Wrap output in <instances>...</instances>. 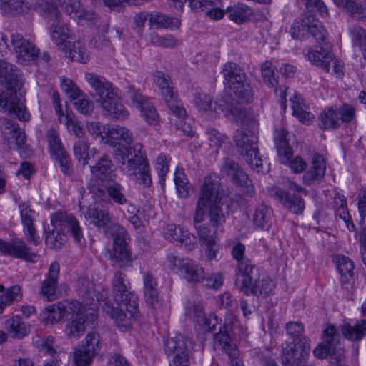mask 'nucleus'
Returning a JSON list of instances; mask_svg holds the SVG:
<instances>
[{
	"label": "nucleus",
	"instance_id": "1",
	"mask_svg": "<svg viewBox=\"0 0 366 366\" xmlns=\"http://www.w3.org/2000/svg\"><path fill=\"white\" fill-rule=\"evenodd\" d=\"M107 137L122 140L127 145H119L114 149V159L120 171L130 180L144 187L152 184L151 167L144 146L139 142L132 144L133 134L127 128L115 125L108 127Z\"/></svg>",
	"mask_w": 366,
	"mask_h": 366
},
{
	"label": "nucleus",
	"instance_id": "2",
	"mask_svg": "<svg viewBox=\"0 0 366 366\" xmlns=\"http://www.w3.org/2000/svg\"><path fill=\"white\" fill-rule=\"evenodd\" d=\"M0 84L6 90L0 92V109L7 112L11 116L26 122L30 119V113L25 105L23 82L19 71L16 66L0 60Z\"/></svg>",
	"mask_w": 366,
	"mask_h": 366
},
{
	"label": "nucleus",
	"instance_id": "3",
	"mask_svg": "<svg viewBox=\"0 0 366 366\" xmlns=\"http://www.w3.org/2000/svg\"><path fill=\"white\" fill-rule=\"evenodd\" d=\"M219 182L215 174H208L204 178L199 197L196 204L194 224H200L204 220L207 210L209 222L214 228L222 226L226 216L222 209V194L219 192Z\"/></svg>",
	"mask_w": 366,
	"mask_h": 366
},
{
	"label": "nucleus",
	"instance_id": "4",
	"mask_svg": "<svg viewBox=\"0 0 366 366\" xmlns=\"http://www.w3.org/2000/svg\"><path fill=\"white\" fill-rule=\"evenodd\" d=\"M86 79L95 90L97 101L109 115L117 119L124 120L128 118L129 113L120 102L116 89L104 77L86 73Z\"/></svg>",
	"mask_w": 366,
	"mask_h": 366
},
{
	"label": "nucleus",
	"instance_id": "5",
	"mask_svg": "<svg viewBox=\"0 0 366 366\" xmlns=\"http://www.w3.org/2000/svg\"><path fill=\"white\" fill-rule=\"evenodd\" d=\"M222 74L224 83L239 101L248 103L252 99L253 90L244 70L234 62L224 64Z\"/></svg>",
	"mask_w": 366,
	"mask_h": 366
},
{
	"label": "nucleus",
	"instance_id": "6",
	"mask_svg": "<svg viewBox=\"0 0 366 366\" xmlns=\"http://www.w3.org/2000/svg\"><path fill=\"white\" fill-rule=\"evenodd\" d=\"M164 352L169 359V366H190L193 360L194 342L178 335L167 339L164 344Z\"/></svg>",
	"mask_w": 366,
	"mask_h": 366
},
{
	"label": "nucleus",
	"instance_id": "7",
	"mask_svg": "<svg viewBox=\"0 0 366 366\" xmlns=\"http://www.w3.org/2000/svg\"><path fill=\"white\" fill-rule=\"evenodd\" d=\"M258 126L254 120L244 124L234 134V141L238 152L244 157L247 162L252 163L253 154L258 149Z\"/></svg>",
	"mask_w": 366,
	"mask_h": 366
},
{
	"label": "nucleus",
	"instance_id": "8",
	"mask_svg": "<svg viewBox=\"0 0 366 366\" xmlns=\"http://www.w3.org/2000/svg\"><path fill=\"white\" fill-rule=\"evenodd\" d=\"M90 192L94 204L102 207L111 205L112 202L118 205H127L130 202L124 186L113 179L107 182L104 188L99 185H93Z\"/></svg>",
	"mask_w": 366,
	"mask_h": 366
},
{
	"label": "nucleus",
	"instance_id": "9",
	"mask_svg": "<svg viewBox=\"0 0 366 366\" xmlns=\"http://www.w3.org/2000/svg\"><path fill=\"white\" fill-rule=\"evenodd\" d=\"M112 292L114 298L119 306L125 307L132 317L135 316L139 310L138 297L129 291V282L125 274L116 272L112 279Z\"/></svg>",
	"mask_w": 366,
	"mask_h": 366
},
{
	"label": "nucleus",
	"instance_id": "10",
	"mask_svg": "<svg viewBox=\"0 0 366 366\" xmlns=\"http://www.w3.org/2000/svg\"><path fill=\"white\" fill-rule=\"evenodd\" d=\"M166 258L169 269L187 282H199L204 279L203 267L193 259L182 258L172 251L167 252Z\"/></svg>",
	"mask_w": 366,
	"mask_h": 366
},
{
	"label": "nucleus",
	"instance_id": "11",
	"mask_svg": "<svg viewBox=\"0 0 366 366\" xmlns=\"http://www.w3.org/2000/svg\"><path fill=\"white\" fill-rule=\"evenodd\" d=\"M290 32L294 39L302 38L309 33L319 44H326L327 31L311 11L305 12L292 25Z\"/></svg>",
	"mask_w": 366,
	"mask_h": 366
},
{
	"label": "nucleus",
	"instance_id": "12",
	"mask_svg": "<svg viewBox=\"0 0 366 366\" xmlns=\"http://www.w3.org/2000/svg\"><path fill=\"white\" fill-rule=\"evenodd\" d=\"M50 220L53 232L55 231L70 232L74 242L79 247H83L85 245L82 228L78 219L72 214L59 210L51 214Z\"/></svg>",
	"mask_w": 366,
	"mask_h": 366
},
{
	"label": "nucleus",
	"instance_id": "13",
	"mask_svg": "<svg viewBox=\"0 0 366 366\" xmlns=\"http://www.w3.org/2000/svg\"><path fill=\"white\" fill-rule=\"evenodd\" d=\"M153 81L159 89L168 108L177 117L183 119L186 116V110L177 99V92L170 77L162 71H156L153 74Z\"/></svg>",
	"mask_w": 366,
	"mask_h": 366
},
{
	"label": "nucleus",
	"instance_id": "14",
	"mask_svg": "<svg viewBox=\"0 0 366 366\" xmlns=\"http://www.w3.org/2000/svg\"><path fill=\"white\" fill-rule=\"evenodd\" d=\"M47 142L51 158L54 161L61 172L66 176H71L74 172L71 159L66 151L58 132L50 129L47 132Z\"/></svg>",
	"mask_w": 366,
	"mask_h": 366
},
{
	"label": "nucleus",
	"instance_id": "15",
	"mask_svg": "<svg viewBox=\"0 0 366 366\" xmlns=\"http://www.w3.org/2000/svg\"><path fill=\"white\" fill-rule=\"evenodd\" d=\"M220 172L222 176L231 178L244 194L249 197L254 194L255 191L251 180L236 162L229 158L224 159Z\"/></svg>",
	"mask_w": 366,
	"mask_h": 366
},
{
	"label": "nucleus",
	"instance_id": "16",
	"mask_svg": "<svg viewBox=\"0 0 366 366\" xmlns=\"http://www.w3.org/2000/svg\"><path fill=\"white\" fill-rule=\"evenodd\" d=\"M310 351V340L302 339V343L288 342L282 348L281 355L284 366H304L305 359Z\"/></svg>",
	"mask_w": 366,
	"mask_h": 366
},
{
	"label": "nucleus",
	"instance_id": "17",
	"mask_svg": "<svg viewBox=\"0 0 366 366\" xmlns=\"http://www.w3.org/2000/svg\"><path fill=\"white\" fill-rule=\"evenodd\" d=\"M235 274L237 277L236 284L242 292L246 295H250V293H257L258 290L254 289V285L260 277V273L254 264L241 263L239 270H236Z\"/></svg>",
	"mask_w": 366,
	"mask_h": 366
},
{
	"label": "nucleus",
	"instance_id": "18",
	"mask_svg": "<svg viewBox=\"0 0 366 366\" xmlns=\"http://www.w3.org/2000/svg\"><path fill=\"white\" fill-rule=\"evenodd\" d=\"M49 13L50 15H54L56 17L51 29V38L59 49L61 51L66 50V48L70 43L68 41L71 37L70 29L67 24L59 16V13L57 11V7H56L55 11L54 6H49L47 3V14Z\"/></svg>",
	"mask_w": 366,
	"mask_h": 366
},
{
	"label": "nucleus",
	"instance_id": "19",
	"mask_svg": "<svg viewBox=\"0 0 366 366\" xmlns=\"http://www.w3.org/2000/svg\"><path fill=\"white\" fill-rule=\"evenodd\" d=\"M113 241V257L119 262L126 264L131 262V254L127 243L129 237L127 231L120 224L114 225Z\"/></svg>",
	"mask_w": 366,
	"mask_h": 366
},
{
	"label": "nucleus",
	"instance_id": "20",
	"mask_svg": "<svg viewBox=\"0 0 366 366\" xmlns=\"http://www.w3.org/2000/svg\"><path fill=\"white\" fill-rule=\"evenodd\" d=\"M0 251L4 254L28 262H35L37 258L36 254L31 252L26 244L19 239H12L9 242L0 239Z\"/></svg>",
	"mask_w": 366,
	"mask_h": 366
},
{
	"label": "nucleus",
	"instance_id": "21",
	"mask_svg": "<svg viewBox=\"0 0 366 366\" xmlns=\"http://www.w3.org/2000/svg\"><path fill=\"white\" fill-rule=\"evenodd\" d=\"M11 44L19 63L24 64L34 61L39 56V49L18 33L12 34Z\"/></svg>",
	"mask_w": 366,
	"mask_h": 366
},
{
	"label": "nucleus",
	"instance_id": "22",
	"mask_svg": "<svg viewBox=\"0 0 366 366\" xmlns=\"http://www.w3.org/2000/svg\"><path fill=\"white\" fill-rule=\"evenodd\" d=\"M76 292L82 303L91 305L93 311L97 302L103 298V295L97 292L94 283L86 277H79L77 279Z\"/></svg>",
	"mask_w": 366,
	"mask_h": 366
},
{
	"label": "nucleus",
	"instance_id": "23",
	"mask_svg": "<svg viewBox=\"0 0 366 366\" xmlns=\"http://www.w3.org/2000/svg\"><path fill=\"white\" fill-rule=\"evenodd\" d=\"M194 226L200 242L205 246V254L207 259L209 260L216 259L217 252L220 249L217 243L216 232H212L207 224H196Z\"/></svg>",
	"mask_w": 366,
	"mask_h": 366
},
{
	"label": "nucleus",
	"instance_id": "24",
	"mask_svg": "<svg viewBox=\"0 0 366 366\" xmlns=\"http://www.w3.org/2000/svg\"><path fill=\"white\" fill-rule=\"evenodd\" d=\"M85 217L90 219L91 222L99 229L106 234L113 233L114 225L119 224L112 222L110 213L106 209L89 207L85 213Z\"/></svg>",
	"mask_w": 366,
	"mask_h": 366
},
{
	"label": "nucleus",
	"instance_id": "25",
	"mask_svg": "<svg viewBox=\"0 0 366 366\" xmlns=\"http://www.w3.org/2000/svg\"><path fill=\"white\" fill-rule=\"evenodd\" d=\"M272 196L292 213L300 214L305 209V202L300 194H290L282 189L276 188Z\"/></svg>",
	"mask_w": 366,
	"mask_h": 366
},
{
	"label": "nucleus",
	"instance_id": "26",
	"mask_svg": "<svg viewBox=\"0 0 366 366\" xmlns=\"http://www.w3.org/2000/svg\"><path fill=\"white\" fill-rule=\"evenodd\" d=\"M144 295L148 307L157 310L161 307L158 283L155 277L149 272L143 274Z\"/></svg>",
	"mask_w": 366,
	"mask_h": 366
},
{
	"label": "nucleus",
	"instance_id": "27",
	"mask_svg": "<svg viewBox=\"0 0 366 366\" xmlns=\"http://www.w3.org/2000/svg\"><path fill=\"white\" fill-rule=\"evenodd\" d=\"M290 137L288 131L285 129H278L274 132L275 146L280 161L283 164H287L293 154L292 149L290 145Z\"/></svg>",
	"mask_w": 366,
	"mask_h": 366
},
{
	"label": "nucleus",
	"instance_id": "28",
	"mask_svg": "<svg viewBox=\"0 0 366 366\" xmlns=\"http://www.w3.org/2000/svg\"><path fill=\"white\" fill-rule=\"evenodd\" d=\"M52 100L56 114H57L59 121L64 122L69 132H72L78 138L82 137L84 134L83 128L70 114H66V115L64 116L60 96L57 92H53Z\"/></svg>",
	"mask_w": 366,
	"mask_h": 366
},
{
	"label": "nucleus",
	"instance_id": "29",
	"mask_svg": "<svg viewBox=\"0 0 366 366\" xmlns=\"http://www.w3.org/2000/svg\"><path fill=\"white\" fill-rule=\"evenodd\" d=\"M222 0H189V6L194 10L204 11L214 20L221 19L225 12L220 8Z\"/></svg>",
	"mask_w": 366,
	"mask_h": 366
},
{
	"label": "nucleus",
	"instance_id": "30",
	"mask_svg": "<svg viewBox=\"0 0 366 366\" xmlns=\"http://www.w3.org/2000/svg\"><path fill=\"white\" fill-rule=\"evenodd\" d=\"M292 115L295 117L301 123L305 124H311L315 119V116L309 112V107L305 103L302 96L297 92H293L290 98Z\"/></svg>",
	"mask_w": 366,
	"mask_h": 366
},
{
	"label": "nucleus",
	"instance_id": "31",
	"mask_svg": "<svg viewBox=\"0 0 366 366\" xmlns=\"http://www.w3.org/2000/svg\"><path fill=\"white\" fill-rule=\"evenodd\" d=\"M0 128L4 138L9 139V136L14 139L18 148L24 149L26 146V134L14 121L8 118L0 119Z\"/></svg>",
	"mask_w": 366,
	"mask_h": 366
},
{
	"label": "nucleus",
	"instance_id": "32",
	"mask_svg": "<svg viewBox=\"0 0 366 366\" xmlns=\"http://www.w3.org/2000/svg\"><path fill=\"white\" fill-rule=\"evenodd\" d=\"M333 209L336 217L342 219L350 232H355L356 227L349 213L346 197L337 192L333 198Z\"/></svg>",
	"mask_w": 366,
	"mask_h": 366
},
{
	"label": "nucleus",
	"instance_id": "33",
	"mask_svg": "<svg viewBox=\"0 0 366 366\" xmlns=\"http://www.w3.org/2000/svg\"><path fill=\"white\" fill-rule=\"evenodd\" d=\"M19 209L21 222L27 235V240L36 245L38 244L39 241L35 236L36 229L34 227V220L36 217V212L31 209L30 207L24 202L19 204Z\"/></svg>",
	"mask_w": 366,
	"mask_h": 366
},
{
	"label": "nucleus",
	"instance_id": "34",
	"mask_svg": "<svg viewBox=\"0 0 366 366\" xmlns=\"http://www.w3.org/2000/svg\"><path fill=\"white\" fill-rule=\"evenodd\" d=\"M164 237L166 239L177 245H190L192 243V236L180 225L177 226L174 224H169L167 225L164 231Z\"/></svg>",
	"mask_w": 366,
	"mask_h": 366
},
{
	"label": "nucleus",
	"instance_id": "35",
	"mask_svg": "<svg viewBox=\"0 0 366 366\" xmlns=\"http://www.w3.org/2000/svg\"><path fill=\"white\" fill-rule=\"evenodd\" d=\"M113 163L107 155L100 157L95 165L90 168L92 175L95 179L102 182L112 180L115 174L113 173Z\"/></svg>",
	"mask_w": 366,
	"mask_h": 366
},
{
	"label": "nucleus",
	"instance_id": "36",
	"mask_svg": "<svg viewBox=\"0 0 366 366\" xmlns=\"http://www.w3.org/2000/svg\"><path fill=\"white\" fill-rule=\"evenodd\" d=\"M325 168L323 157L315 154L312 157L311 167L303 175V182L307 185H311L314 182L320 180L325 176Z\"/></svg>",
	"mask_w": 366,
	"mask_h": 366
},
{
	"label": "nucleus",
	"instance_id": "37",
	"mask_svg": "<svg viewBox=\"0 0 366 366\" xmlns=\"http://www.w3.org/2000/svg\"><path fill=\"white\" fill-rule=\"evenodd\" d=\"M69 308L76 307L77 311L73 310V313H76L71 322L66 325L68 335L70 337H79L82 335L85 331V318L80 312L81 310V304L78 302H72L68 303Z\"/></svg>",
	"mask_w": 366,
	"mask_h": 366
},
{
	"label": "nucleus",
	"instance_id": "38",
	"mask_svg": "<svg viewBox=\"0 0 366 366\" xmlns=\"http://www.w3.org/2000/svg\"><path fill=\"white\" fill-rule=\"evenodd\" d=\"M342 335L350 341H360L366 335V320H360L354 324L345 322L340 327Z\"/></svg>",
	"mask_w": 366,
	"mask_h": 366
},
{
	"label": "nucleus",
	"instance_id": "39",
	"mask_svg": "<svg viewBox=\"0 0 366 366\" xmlns=\"http://www.w3.org/2000/svg\"><path fill=\"white\" fill-rule=\"evenodd\" d=\"M272 210L265 204L255 208L252 217L254 226L261 229L269 230L272 224Z\"/></svg>",
	"mask_w": 366,
	"mask_h": 366
},
{
	"label": "nucleus",
	"instance_id": "40",
	"mask_svg": "<svg viewBox=\"0 0 366 366\" xmlns=\"http://www.w3.org/2000/svg\"><path fill=\"white\" fill-rule=\"evenodd\" d=\"M331 51L327 49L320 47V49H315L310 46L306 47L303 50L304 56L312 64L321 67L323 70H328L327 63L331 58Z\"/></svg>",
	"mask_w": 366,
	"mask_h": 366
},
{
	"label": "nucleus",
	"instance_id": "41",
	"mask_svg": "<svg viewBox=\"0 0 366 366\" xmlns=\"http://www.w3.org/2000/svg\"><path fill=\"white\" fill-rule=\"evenodd\" d=\"M228 18L237 23L242 24L248 20L252 14V9L243 3H238L226 9Z\"/></svg>",
	"mask_w": 366,
	"mask_h": 366
},
{
	"label": "nucleus",
	"instance_id": "42",
	"mask_svg": "<svg viewBox=\"0 0 366 366\" xmlns=\"http://www.w3.org/2000/svg\"><path fill=\"white\" fill-rule=\"evenodd\" d=\"M60 266L56 262L51 264L47 277V300H54L60 296V292L57 288L58 277L59 274Z\"/></svg>",
	"mask_w": 366,
	"mask_h": 366
},
{
	"label": "nucleus",
	"instance_id": "43",
	"mask_svg": "<svg viewBox=\"0 0 366 366\" xmlns=\"http://www.w3.org/2000/svg\"><path fill=\"white\" fill-rule=\"evenodd\" d=\"M65 55L74 61L86 63L89 61V54L86 47L80 41L69 43L66 50H62Z\"/></svg>",
	"mask_w": 366,
	"mask_h": 366
},
{
	"label": "nucleus",
	"instance_id": "44",
	"mask_svg": "<svg viewBox=\"0 0 366 366\" xmlns=\"http://www.w3.org/2000/svg\"><path fill=\"white\" fill-rule=\"evenodd\" d=\"M340 126V117L336 109L327 108L319 117V127L322 129H335Z\"/></svg>",
	"mask_w": 366,
	"mask_h": 366
},
{
	"label": "nucleus",
	"instance_id": "45",
	"mask_svg": "<svg viewBox=\"0 0 366 366\" xmlns=\"http://www.w3.org/2000/svg\"><path fill=\"white\" fill-rule=\"evenodd\" d=\"M6 327L11 337L18 339L25 337L29 330V326L19 316H15L6 320Z\"/></svg>",
	"mask_w": 366,
	"mask_h": 366
},
{
	"label": "nucleus",
	"instance_id": "46",
	"mask_svg": "<svg viewBox=\"0 0 366 366\" xmlns=\"http://www.w3.org/2000/svg\"><path fill=\"white\" fill-rule=\"evenodd\" d=\"M335 4L349 14L352 19H361L366 14V9L356 0H333Z\"/></svg>",
	"mask_w": 366,
	"mask_h": 366
},
{
	"label": "nucleus",
	"instance_id": "47",
	"mask_svg": "<svg viewBox=\"0 0 366 366\" xmlns=\"http://www.w3.org/2000/svg\"><path fill=\"white\" fill-rule=\"evenodd\" d=\"M337 269L341 275V281L346 283L349 278L354 274V264L352 261L345 255H337L335 257Z\"/></svg>",
	"mask_w": 366,
	"mask_h": 366
},
{
	"label": "nucleus",
	"instance_id": "48",
	"mask_svg": "<svg viewBox=\"0 0 366 366\" xmlns=\"http://www.w3.org/2000/svg\"><path fill=\"white\" fill-rule=\"evenodd\" d=\"M349 33L354 46H357L362 51V56L366 61V30L361 26L354 24L350 26Z\"/></svg>",
	"mask_w": 366,
	"mask_h": 366
},
{
	"label": "nucleus",
	"instance_id": "49",
	"mask_svg": "<svg viewBox=\"0 0 366 366\" xmlns=\"http://www.w3.org/2000/svg\"><path fill=\"white\" fill-rule=\"evenodd\" d=\"M149 23L151 25H155L158 27L169 28L171 29H178L181 24L178 19L168 16L160 12L151 14Z\"/></svg>",
	"mask_w": 366,
	"mask_h": 366
},
{
	"label": "nucleus",
	"instance_id": "50",
	"mask_svg": "<svg viewBox=\"0 0 366 366\" xmlns=\"http://www.w3.org/2000/svg\"><path fill=\"white\" fill-rule=\"evenodd\" d=\"M214 340L222 347L229 357L239 355L238 348L235 344L232 343L229 332H227V330L220 328L219 332L215 334Z\"/></svg>",
	"mask_w": 366,
	"mask_h": 366
},
{
	"label": "nucleus",
	"instance_id": "51",
	"mask_svg": "<svg viewBox=\"0 0 366 366\" xmlns=\"http://www.w3.org/2000/svg\"><path fill=\"white\" fill-rule=\"evenodd\" d=\"M89 144L85 139H78L73 146V153L79 163L83 166L87 165L89 160Z\"/></svg>",
	"mask_w": 366,
	"mask_h": 366
},
{
	"label": "nucleus",
	"instance_id": "52",
	"mask_svg": "<svg viewBox=\"0 0 366 366\" xmlns=\"http://www.w3.org/2000/svg\"><path fill=\"white\" fill-rule=\"evenodd\" d=\"M79 347L95 357L100 350L99 335L95 332H89L82 342V344L79 345Z\"/></svg>",
	"mask_w": 366,
	"mask_h": 366
},
{
	"label": "nucleus",
	"instance_id": "53",
	"mask_svg": "<svg viewBox=\"0 0 366 366\" xmlns=\"http://www.w3.org/2000/svg\"><path fill=\"white\" fill-rule=\"evenodd\" d=\"M194 104L200 112H205L212 110L213 97L202 91H196L194 94Z\"/></svg>",
	"mask_w": 366,
	"mask_h": 366
},
{
	"label": "nucleus",
	"instance_id": "54",
	"mask_svg": "<svg viewBox=\"0 0 366 366\" xmlns=\"http://www.w3.org/2000/svg\"><path fill=\"white\" fill-rule=\"evenodd\" d=\"M125 96L130 100L131 103L140 109L144 104L149 101V98L144 96L139 89H137L134 85H128L125 87Z\"/></svg>",
	"mask_w": 366,
	"mask_h": 366
},
{
	"label": "nucleus",
	"instance_id": "55",
	"mask_svg": "<svg viewBox=\"0 0 366 366\" xmlns=\"http://www.w3.org/2000/svg\"><path fill=\"white\" fill-rule=\"evenodd\" d=\"M171 157L164 153H160L156 159L155 169L162 184H164L165 177L169 171Z\"/></svg>",
	"mask_w": 366,
	"mask_h": 366
},
{
	"label": "nucleus",
	"instance_id": "56",
	"mask_svg": "<svg viewBox=\"0 0 366 366\" xmlns=\"http://www.w3.org/2000/svg\"><path fill=\"white\" fill-rule=\"evenodd\" d=\"M120 307L112 308L110 312L111 317L114 320L116 324L119 327H127L129 324L130 319H135L139 315V312L134 317L130 315V313L126 310L124 312L125 307L119 306Z\"/></svg>",
	"mask_w": 366,
	"mask_h": 366
},
{
	"label": "nucleus",
	"instance_id": "57",
	"mask_svg": "<svg viewBox=\"0 0 366 366\" xmlns=\"http://www.w3.org/2000/svg\"><path fill=\"white\" fill-rule=\"evenodd\" d=\"M261 71L263 81L268 86L274 87L277 84L278 75L271 61H265L262 65Z\"/></svg>",
	"mask_w": 366,
	"mask_h": 366
},
{
	"label": "nucleus",
	"instance_id": "58",
	"mask_svg": "<svg viewBox=\"0 0 366 366\" xmlns=\"http://www.w3.org/2000/svg\"><path fill=\"white\" fill-rule=\"evenodd\" d=\"M174 182L177 194L181 198H187L189 196L191 184L183 172H176Z\"/></svg>",
	"mask_w": 366,
	"mask_h": 366
},
{
	"label": "nucleus",
	"instance_id": "59",
	"mask_svg": "<svg viewBox=\"0 0 366 366\" xmlns=\"http://www.w3.org/2000/svg\"><path fill=\"white\" fill-rule=\"evenodd\" d=\"M0 9L6 15H15L24 11L22 0H0Z\"/></svg>",
	"mask_w": 366,
	"mask_h": 366
},
{
	"label": "nucleus",
	"instance_id": "60",
	"mask_svg": "<svg viewBox=\"0 0 366 366\" xmlns=\"http://www.w3.org/2000/svg\"><path fill=\"white\" fill-rule=\"evenodd\" d=\"M66 306L64 302H58L47 306V322L54 324L61 320L65 314Z\"/></svg>",
	"mask_w": 366,
	"mask_h": 366
},
{
	"label": "nucleus",
	"instance_id": "61",
	"mask_svg": "<svg viewBox=\"0 0 366 366\" xmlns=\"http://www.w3.org/2000/svg\"><path fill=\"white\" fill-rule=\"evenodd\" d=\"M256 282L257 283L254 285V287H255L254 289L258 291L257 293H250V295L255 296L262 295L266 297L272 294L273 283L269 277L260 274V277H259Z\"/></svg>",
	"mask_w": 366,
	"mask_h": 366
},
{
	"label": "nucleus",
	"instance_id": "62",
	"mask_svg": "<svg viewBox=\"0 0 366 366\" xmlns=\"http://www.w3.org/2000/svg\"><path fill=\"white\" fill-rule=\"evenodd\" d=\"M285 329L287 335L292 339V342L302 343V339L307 338L303 335L304 326L299 322H290L286 324Z\"/></svg>",
	"mask_w": 366,
	"mask_h": 366
},
{
	"label": "nucleus",
	"instance_id": "63",
	"mask_svg": "<svg viewBox=\"0 0 366 366\" xmlns=\"http://www.w3.org/2000/svg\"><path fill=\"white\" fill-rule=\"evenodd\" d=\"M94 357L92 355L78 346L74 352L72 366H90Z\"/></svg>",
	"mask_w": 366,
	"mask_h": 366
},
{
	"label": "nucleus",
	"instance_id": "64",
	"mask_svg": "<svg viewBox=\"0 0 366 366\" xmlns=\"http://www.w3.org/2000/svg\"><path fill=\"white\" fill-rule=\"evenodd\" d=\"M141 115L144 120L151 125H156L159 122V115L154 105L147 102L140 109Z\"/></svg>",
	"mask_w": 366,
	"mask_h": 366
}]
</instances>
